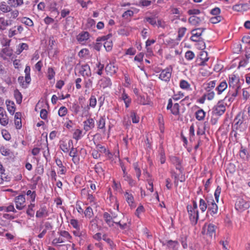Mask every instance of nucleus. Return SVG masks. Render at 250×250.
I'll return each mask as SVG.
<instances>
[{"label": "nucleus", "mask_w": 250, "mask_h": 250, "mask_svg": "<svg viewBox=\"0 0 250 250\" xmlns=\"http://www.w3.org/2000/svg\"><path fill=\"white\" fill-rule=\"evenodd\" d=\"M208 213L213 216L216 215L218 212V206L212 197L208 199Z\"/></svg>", "instance_id": "obj_4"}, {"label": "nucleus", "mask_w": 250, "mask_h": 250, "mask_svg": "<svg viewBox=\"0 0 250 250\" xmlns=\"http://www.w3.org/2000/svg\"><path fill=\"white\" fill-rule=\"evenodd\" d=\"M1 134L4 139L7 141L11 139V136L9 133L5 129H3L1 131Z\"/></svg>", "instance_id": "obj_57"}, {"label": "nucleus", "mask_w": 250, "mask_h": 250, "mask_svg": "<svg viewBox=\"0 0 250 250\" xmlns=\"http://www.w3.org/2000/svg\"><path fill=\"white\" fill-rule=\"evenodd\" d=\"M187 28L186 27H181L178 30V38L181 39L185 34Z\"/></svg>", "instance_id": "obj_62"}, {"label": "nucleus", "mask_w": 250, "mask_h": 250, "mask_svg": "<svg viewBox=\"0 0 250 250\" xmlns=\"http://www.w3.org/2000/svg\"><path fill=\"white\" fill-rule=\"evenodd\" d=\"M208 205L205 201L203 199H200L199 201V208L202 212H204L207 209Z\"/></svg>", "instance_id": "obj_39"}, {"label": "nucleus", "mask_w": 250, "mask_h": 250, "mask_svg": "<svg viewBox=\"0 0 250 250\" xmlns=\"http://www.w3.org/2000/svg\"><path fill=\"white\" fill-rule=\"evenodd\" d=\"M83 129L85 131L84 134L93 129L95 127V121L93 118H89L83 122Z\"/></svg>", "instance_id": "obj_11"}, {"label": "nucleus", "mask_w": 250, "mask_h": 250, "mask_svg": "<svg viewBox=\"0 0 250 250\" xmlns=\"http://www.w3.org/2000/svg\"><path fill=\"white\" fill-rule=\"evenodd\" d=\"M60 236L65 240H68L71 237L69 233L65 230L61 231L60 233Z\"/></svg>", "instance_id": "obj_51"}, {"label": "nucleus", "mask_w": 250, "mask_h": 250, "mask_svg": "<svg viewBox=\"0 0 250 250\" xmlns=\"http://www.w3.org/2000/svg\"><path fill=\"white\" fill-rule=\"evenodd\" d=\"M48 215V211L45 207H41L36 212V216L37 218H42Z\"/></svg>", "instance_id": "obj_27"}, {"label": "nucleus", "mask_w": 250, "mask_h": 250, "mask_svg": "<svg viewBox=\"0 0 250 250\" xmlns=\"http://www.w3.org/2000/svg\"><path fill=\"white\" fill-rule=\"evenodd\" d=\"M208 59L209 58L208 57L207 52L202 50L196 58V64L197 65L204 66L206 64V62L208 61Z\"/></svg>", "instance_id": "obj_5"}, {"label": "nucleus", "mask_w": 250, "mask_h": 250, "mask_svg": "<svg viewBox=\"0 0 250 250\" xmlns=\"http://www.w3.org/2000/svg\"><path fill=\"white\" fill-rule=\"evenodd\" d=\"M71 109L72 111L77 114L80 111V106L77 103H73L72 105Z\"/></svg>", "instance_id": "obj_56"}, {"label": "nucleus", "mask_w": 250, "mask_h": 250, "mask_svg": "<svg viewBox=\"0 0 250 250\" xmlns=\"http://www.w3.org/2000/svg\"><path fill=\"white\" fill-rule=\"evenodd\" d=\"M5 103L7 110L11 115H13L16 109L14 103L10 100H6Z\"/></svg>", "instance_id": "obj_24"}, {"label": "nucleus", "mask_w": 250, "mask_h": 250, "mask_svg": "<svg viewBox=\"0 0 250 250\" xmlns=\"http://www.w3.org/2000/svg\"><path fill=\"white\" fill-rule=\"evenodd\" d=\"M65 240L62 238L61 236L58 238L54 239L52 241V244L56 245L59 243H62L64 242Z\"/></svg>", "instance_id": "obj_55"}, {"label": "nucleus", "mask_w": 250, "mask_h": 250, "mask_svg": "<svg viewBox=\"0 0 250 250\" xmlns=\"http://www.w3.org/2000/svg\"><path fill=\"white\" fill-rule=\"evenodd\" d=\"M55 75V72L52 67H49L47 70V78L51 80L54 79Z\"/></svg>", "instance_id": "obj_47"}, {"label": "nucleus", "mask_w": 250, "mask_h": 250, "mask_svg": "<svg viewBox=\"0 0 250 250\" xmlns=\"http://www.w3.org/2000/svg\"><path fill=\"white\" fill-rule=\"evenodd\" d=\"M0 11L3 13H8L11 11V7L5 1L0 2Z\"/></svg>", "instance_id": "obj_28"}, {"label": "nucleus", "mask_w": 250, "mask_h": 250, "mask_svg": "<svg viewBox=\"0 0 250 250\" xmlns=\"http://www.w3.org/2000/svg\"><path fill=\"white\" fill-rule=\"evenodd\" d=\"M243 83V80H242V82H241L240 79L235 76H233L229 78V86L233 90L232 93V96L236 97L237 96Z\"/></svg>", "instance_id": "obj_2"}, {"label": "nucleus", "mask_w": 250, "mask_h": 250, "mask_svg": "<svg viewBox=\"0 0 250 250\" xmlns=\"http://www.w3.org/2000/svg\"><path fill=\"white\" fill-rule=\"evenodd\" d=\"M119 100L124 102L126 108H128L131 103V99L125 92V89H123L122 91L119 96Z\"/></svg>", "instance_id": "obj_9"}, {"label": "nucleus", "mask_w": 250, "mask_h": 250, "mask_svg": "<svg viewBox=\"0 0 250 250\" xmlns=\"http://www.w3.org/2000/svg\"><path fill=\"white\" fill-rule=\"evenodd\" d=\"M249 55H246V58L244 59L243 60L240 61L239 62V65L238 66V68H240V67H245L248 64L249 61V58H250Z\"/></svg>", "instance_id": "obj_36"}, {"label": "nucleus", "mask_w": 250, "mask_h": 250, "mask_svg": "<svg viewBox=\"0 0 250 250\" xmlns=\"http://www.w3.org/2000/svg\"><path fill=\"white\" fill-rule=\"evenodd\" d=\"M124 196L128 205L132 208H134L135 206L134 204V199L133 195L131 193L126 191L124 193Z\"/></svg>", "instance_id": "obj_17"}, {"label": "nucleus", "mask_w": 250, "mask_h": 250, "mask_svg": "<svg viewBox=\"0 0 250 250\" xmlns=\"http://www.w3.org/2000/svg\"><path fill=\"white\" fill-rule=\"evenodd\" d=\"M185 58L188 61L192 60L195 57L194 53L191 51H188L185 53Z\"/></svg>", "instance_id": "obj_50"}, {"label": "nucleus", "mask_w": 250, "mask_h": 250, "mask_svg": "<svg viewBox=\"0 0 250 250\" xmlns=\"http://www.w3.org/2000/svg\"><path fill=\"white\" fill-rule=\"evenodd\" d=\"M180 87L183 89L188 90L190 88L189 83L186 80H182L180 82Z\"/></svg>", "instance_id": "obj_40"}, {"label": "nucleus", "mask_w": 250, "mask_h": 250, "mask_svg": "<svg viewBox=\"0 0 250 250\" xmlns=\"http://www.w3.org/2000/svg\"><path fill=\"white\" fill-rule=\"evenodd\" d=\"M172 70L171 67H167L162 70L159 74V79L165 82L169 81L171 77Z\"/></svg>", "instance_id": "obj_6"}, {"label": "nucleus", "mask_w": 250, "mask_h": 250, "mask_svg": "<svg viewBox=\"0 0 250 250\" xmlns=\"http://www.w3.org/2000/svg\"><path fill=\"white\" fill-rule=\"evenodd\" d=\"M84 134H83V131L79 129H76L74 130L73 133V138L76 140L78 141L81 139Z\"/></svg>", "instance_id": "obj_33"}, {"label": "nucleus", "mask_w": 250, "mask_h": 250, "mask_svg": "<svg viewBox=\"0 0 250 250\" xmlns=\"http://www.w3.org/2000/svg\"><path fill=\"white\" fill-rule=\"evenodd\" d=\"M217 105L214 106L213 108L211 113V122L212 124L215 125L217 123L219 119V110Z\"/></svg>", "instance_id": "obj_16"}, {"label": "nucleus", "mask_w": 250, "mask_h": 250, "mask_svg": "<svg viewBox=\"0 0 250 250\" xmlns=\"http://www.w3.org/2000/svg\"><path fill=\"white\" fill-rule=\"evenodd\" d=\"M170 159L171 162L175 166L176 168L180 170L181 169V160L175 156L170 157Z\"/></svg>", "instance_id": "obj_29"}, {"label": "nucleus", "mask_w": 250, "mask_h": 250, "mask_svg": "<svg viewBox=\"0 0 250 250\" xmlns=\"http://www.w3.org/2000/svg\"><path fill=\"white\" fill-rule=\"evenodd\" d=\"M56 163L60 168L58 173H60V174H65L66 171V168L63 166L61 160L60 159H56Z\"/></svg>", "instance_id": "obj_32"}, {"label": "nucleus", "mask_w": 250, "mask_h": 250, "mask_svg": "<svg viewBox=\"0 0 250 250\" xmlns=\"http://www.w3.org/2000/svg\"><path fill=\"white\" fill-rule=\"evenodd\" d=\"M111 37V34H108L107 36H104L101 37H99L97 39V42L106 41L104 43V47L107 51H110L112 48V42L111 41H107Z\"/></svg>", "instance_id": "obj_7"}, {"label": "nucleus", "mask_w": 250, "mask_h": 250, "mask_svg": "<svg viewBox=\"0 0 250 250\" xmlns=\"http://www.w3.org/2000/svg\"><path fill=\"white\" fill-rule=\"evenodd\" d=\"M131 118L133 123H138L139 122V117L137 116L136 114L134 112L131 113Z\"/></svg>", "instance_id": "obj_60"}, {"label": "nucleus", "mask_w": 250, "mask_h": 250, "mask_svg": "<svg viewBox=\"0 0 250 250\" xmlns=\"http://www.w3.org/2000/svg\"><path fill=\"white\" fill-rule=\"evenodd\" d=\"M96 67L97 68L96 71L97 73L99 75H101L103 74V70L104 68V65L101 64L100 62H98L96 64Z\"/></svg>", "instance_id": "obj_54"}, {"label": "nucleus", "mask_w": 250, "mask_h": 250, "mask_svg": "<svg viewBox=\"0 0 250 250\" xmlns=\"http://www.w3.org/2000/svg\"><path fill=\"white\" fill-rule=\"evenodd\" d=\"M220 244L222 246L223 250H229L230 246L227 241H223Z\"/></svg>", "instance_id": "obj_58"}, {"label": "nucleus", "mask_w": 250, "mask_h": 250, "mask_svg": "<svg viewBox=\"0 0 250 250\" xmlns=\"http://www.w3.org/2000/svg\"><path fill=\"white\" fill-rule=\"evenodd\" d=\"M28 49V45L25 43H20L17 46L16 51V53L18 55L20 54L24 50H27Z\"/></svg>", "instance_id": "obj_30"}, {"label": "nucleus", "mask_w": 250, "mask_h": 250, "mask_svg": "<svg viewBox=\"0 0 250 250\" xmlns=\"http://www.w3.org/2000/svg\"><path fill=\"white\" fill-rule=\"evenodd\" d=\"M97 104V99L95 96L91 95L89 99V105L92 108H94Z\"/></svg>", "instance_id": "obj_38"}, {"label": "nucleus", "mask_w": 250, "mask_h": 250, "mask_svg": "<svg viewBox=\"0 0 250 250\" xmlns=\"http://www.w3.org/2000/svg\"><path fill=\"white\" fill-rule=\"evenodd\" d=\"M97 126L98 130L104 133L105 132V116H101L97 121Z\"/></svg>", "instance_id": "obj_14"}, {"label": "nucleus", "mask_w": 250, "mask_h": 250, "mask_svg": "<svg viewBox=\"0 0 250 250\" xmlns=\"http://www.w3.org/2000/svg\"><path fill=\"white\" fill-rule=\"evenodd\" d=\"M200 13V11L197 9H191L188 11V14L189 15L195 16L196 15H199Z\"/></svg>", "instance_id": "obj_61"}, {"label": "nucleus", "mask_w": 250, "mask_h": 250, "mask_svg": "<svg viewBox=\"0 0 250 250\" xmlns=\"http://www.w3.org/2000/svg\"><path fill=\"white\" fill-rule=\"evenodd\" d=\"M8 123V119L6 114L0 116V124L3 126L6 125Z\"/></svg>", "instance_id": "obj_42"}, {"label": "nucleus", "mask_w": 250, "mask_h": 250, "mask_svg": "<svg viewBox=\"0 0 250 250\" xmlns=\"http://www.w3.org/2000/svg\"><path fill=\"white\" fill-rule=\"evenodd\" d=\"M204 30V29L201 28L192 30L191 32L192 34L190 37L191 40L195 42L199 41L201 38V36Z\"/></svg>", "instance_id": "obj_10"}, {"label": "nucleus", "mask_w": 250, "mask_h": 250, "mask_svg": "<svg viewBox=\"0 0 250 250\" xmlns=\"http://www.w3.org/2000/svg\"><path fill=\"white\" fill-rule=\"evenodd\" d=\"M137 103L142 105H149L151 101L146 95H137Z\"/></svg>", "instance_id": "obj_12"}, {"label": "nucleus", "mask_w": 250, "mask_h": 250, "mask_svg": "<svg viewBox=\"0 0 250 250\" xmlns=\"http://www.w3.org/2000/svg\"><path fill=\"white\" fill-rule=\"evenodd\" d=\"M11 24L9 21L5 20L4 18H0V30H5L6 27L11 25Z\"/></svg>", "instance_id": "obj_31"}, {"label": "nucleus", "mask_w": 250, "mask_h": 250, "mask_svg": "<svg viewBox=\"0 0 250 250\" xmlns=\"http://www.w3.org/2000/svg\"><path fill=\"white\" fill-rule=\"evenodd\" d=\"M79 73L84 77H89L91 75L90 66L88 64L82 65L79 69Z\"/></svg>", "instance_id": "obj_13"}, {"label": "nucleus", "mask_w": 250, "mask_h": 250, "mask_svg": "<svg viewBox=\"0 0 250 250\" xmlns=\"http://www.w3.org/2000/svg\"><path fill=\"white\" fill-rule=\"evenodd\" d=\"M103 218L105 223L109 227H112L114 226L115 221L111 217V215L108 212H104L103 214Z\"/></svg>", "instance_id": "obj_18"}, {"label": "nucleus", "mask_w": 250, "mask_h": 250, "mask_svg": "<svg viewBox=\"0 0 250 250\" xmlns=\"http://www.w3.org/2000/svg\"><path fill=\"white\" fill-rule=\"evenodd\" d=\"M163 245L167 246L168 248L172 249L173 250H178L179 244L176 241L168 240L163 244Z\"/></svg>", "instance_id": "obj_21"}, {"label": "nucleus", "mask_w": 250, "mask_h": 250, "mask_svg": "<svg viewBox=\"0 0 250 250\" xmlns=\"http://www.w3.org/2000/svg\"><path fill=\"white\" fill-rule=\"evenodd\" d=\"M0 152L1 155L8 156L11 154V151L9 149L6 148L5 146H2L0 147Z\"/></svg>", "instance_id": "obj_41"}, {"label": "nucleus", "mask_w": 250, "mask_h": 250, "mask_svg": "<svg viewBox=\"0 0 250 250\" xmlns=\"http://www.w3.org/2000/svg\"><path fill=\"white\" fill-rule=\"evenodd\" d=\"M21 21L25 25L32 26L33 25V21L28 18L23 17L21 19Z\"/></svg>", "instance_id": "obj_46"}, {"label": "nucleus", "mask_w": 250, "mask_h": 250, "mask_svg": "<svg viewBox=\"0 0 250 250\" xmlns=\"http://www.w3.org/2000/svg\"><path fill=\"white\" fill-rule=\"evenodd\" d=\"M202 21V19L197 16H192L188 18V22L193 25H198Z\"/></svg>", "instance_id": "obj_25"}, {"label": "nucleus", "mask_w": 250, "mask_h": 250, "mask_svg": "<svg viewBox=\"0 0 250 250\" xmlns=\"http://www.w3.org/2000/svg\"><path fill=\"white\" fill-rule=\"evenodd\" d=\"M246 196L244 195L237 198L235 208L238 211L243 212L250 208V203L246 200Z\"/></svg>", "instance_id": "obj_3"}, {"label": "nucleus", "mask_w": 250, "mask_h": 250, "mask_svg": "<svg viewBox=\"0 0 250 250\" xmlns=\"http://www.w3.org/2000/svg\"><path fill=\"white\" fill-rule=\"evenodd\" d=\"M84 214L88 218L92 217L93 215L92 209L90 207H87L84 211Z\"/></svg>", "instance_id": "obj_53"}, {"label": "nucleus", "mask_w": 250, "mask_h": 250, "mask_svg": "<svg viewBox=\"0 0 250 250\" xmlns=\"http://www.w3.org/2000/svg\"><path fill=\"white\" fill-rule=\"evenodd\" d=\"M184 95L183 93H182V92H179L178 93L175 94L173 96L172 98L174 100L178 101V100H180V99L182 98L183 97H184Z\"/></svg>", "instance_id": "obj_64"}, {"label": "nucleus", "mask_w": 250, "mask_h": 250, "mask_svg": "<svg viewBox=\"0 0 250 250\" xmlns=\"http://www.w3.org/2000/svg\"><path fill=\"white\" fill-rule=\"evenodd\" d=\"M216 227L213 224H209L208 226L207 233L210 236H215Z\"/></svg>", "instance_id": "obj_34"}, {"label": "nucleus", "mask_w": 250, "mask_h": 250, "mask_svg": "<svg viewBox=\"0 0 250 250\" xmlns=\"http://www.w3.org/2000/svg\"><path fill=\"white\" fill-rule=\"evenodd\" d=\"M145 211L144 207L142 205H140L136 210L135 215L140 217V215Z\"/></svg>", "instance_id": "obj_59"}, {"label": "nucleus", "mask_w": 250, "mask_h": 250, "mask_svg": "<svg viewBox=\"0 0 250 250\" xmlns=\"http://www.w3.org/2000/svg\"><path fill=\"white\" fill-rule=\"evenodd\" d=\"M179 104L177 103L175 104L170 109L171 113L175 115H177L179 113Z\"/></svg>", "instance_id": "obj_44"}, {"label": "nucleus", "mask_w": 250, "mask_h": 250, "mask_svg": "<svg viewBox=\"0 0 250 250\" xmlns=\"http://www.w3.org/2000/svg\"><path fill=\"white\" fill-rule=\"evenodd\" d=\"M152 2L149 0H140L139 1V6L141 7H147L151 5Z\"/></svg>", "instance_id": "obj_48"}, {"label": "nucleus", "mask_w": 250, "mask_h": 250, "mask_svg": "<svg viewBox=\"0 0 250 250\" xmlns=\"http://www.w3.org/2000/svg\"><path fill=\"white\" fill-rule=\"evenodd\" d=\"M15 203L16 208L19 210H22L25 207V198L24 195H20L15 198Z\"/></svg>", "instance_id": "obj_8"}, {"label": "nucleus", "mask_w": 250, "mask_h": 250, "mask_svg": "<svg viewBox=\"0 0 250 250\" xmlns=\"http://www.w3.org/2000/svg\"><path fill=\"white\" fill-rule=\"evenodd\" d=\"M14 95L16 102L18 104H21L22 102V96L21 93L17 89L14 90Z\"/></svg>", "instance_id": "obj_35"}, {"label": "nucleus", "mask_w": 250, "mask_h": 250, "mask_svg": "<svg viewBox=\"0 0 250 250\" xmlns=\"http://www.w3.org/2000/svg\"><path fill=\"white\" fill-rule=\"evenodd\" d=\"M67 113V109L65 106H61L58 110V114L60 117L64 116Z\"/></svg>", "instance_id": "obj_49"}, {"label": "nucleus", "mask_w": 250, "mask_h": 250, "mask_svg": "<svg viewBox=\"0 0 250 250\" xmlns=\"http://www.w3.org/2000/svg\"><path fill=\"white\" fill-rule=\"evenodd\" d=\"M205 116V112L202 109L198 110L196 112V118L199 120L201 121L203 120Z\"/></svg>", "instance_id": "obj_37"}, {"label": "nucleus", "mask_w": 250, "mask_h": 250, "mask_svg": "<svg viewBox=\"0 0 250 250\" xmlns=\"http://www.w3.org/2000/svg\"><path fill=\"white\" fill-rule=\"evenodd\" d=\"M99 84L101 87L105 88L110 87L112 85V82L109 78L104 77L99 80Z\"/></svg>", "instance_id": "obj_15"}, {"label": "nucleus", "mask_w": 250, "mask_h": 250, "mask_svg": "<svg viewBox=\"0 0 250 250\" xmlns=\"http://www.w3.org/2000/svg\"><path fill=\"white\" fill-rule=\"evenodd\" d=\"M187 209L191 224L193 226L195 225L199 219L197 203L195 201H193L192 205H188L187 206Z\"/></svg>", "instance_id": "obj_1"}, {"label": "nucleus", "mask_w": 250, "mask_h": 250, "mask_svg": "<svg viewBox=\"0 0 250 250\" xmlns=\"http://www.w3.org/2000/svg\"><path fill=\"white\" fill-rule=\"evenodd\" d=\"M72 140H69L68 144L65 142H62L60 144V148L63 152H68L69 150V148L72 146Z\"/></svg>", "instance_id": "obj_22"}, {"label": "nucleus", "mask_w": 250, "mask_h": 250, "mask_svg": "<svg viewBox=\"0 0 250 250\" xmlns=\"http://www.w3.org/2000/svg\"><path fill=\"white\" fill-rule=\"evenodd\" d=\"M32 202L31 203V204L28 206V208L26 211L27 214L30 216L31 217H33L34 214L33 208L35 207V204H32Z\"/></svg>", "instance_id": "obj_45"}, {"label": "nucleus", "mask_w": 250, "mask_h": 250, "mask_svg": "<svg viewBox=\"0 0 250 250\" xmlns=\"http://www.w3.org/2000/svg\"><path fill=\"white\" fill-rule=\"evenodd\" d=\"M70 224L76 229L80 230V226L79 225L78 221L75 219H72L70 221Z\"/></svg>", "instance_id": "obj_52"}, {"label": "nucleus", "mask_w": 250, "mask_h": 250, "mask_svg": "<svg viewBox=\"0 0 250 250\" xmlns=\"http://www.w3.org/2000/svg\"><path fill=\"white\" fill-rule=\"evenodd\" d=\"M105 70L107 74L112 75L116 73L117 67L115 65L114 63L110 62L106 65Z\"/></svg>", "instance_id": "obj_19"}, {"label": "nucleus", "mask_w": 250, "mask_h": 250, "mask_svg": "<svg viewBox=\"0 0 250 250\" xmlns=\"http://www.w3.org/2000/svg\"><path fill=\"white\" fill-rule=\"evenodd\" d=\"M89 39V34L87 32H83L79 34L77 37L78 41L81 43H83L85 41Z\"/></svg>", "instance_id": "obj_23"}, {"label": "nucleus", "mask_w": 250, "mask_h": 250, "mask_svg": "<svg viewBox=\"0 0 250 250\" xmlns=\"http://www.w3.org/2000/svg\"><path fill=\"white\" fill-rule=\"evenodd\" d=\"M7 3L10 7L16 8L23 4V0H8Z\"/></svg>", "instance_id": "obj_26"}, {"label": "nucleus", "mask_w": 250, "mask_h": 250, "mask_svg": "<svg viewBox=\"0 0 250 250\" xmlns=\"http://www.w3.org/2000/svg\"><path fill=\"white\" fill-rule=\"evenodd\" d=\"M205 127L204 125H201L198 127V129L197 131V135L198 136L203 135L205 134Z\"/></svg>", "instance_id": "obj_63"}, {"label": "nucleus", "mask_w": 250, "mask_h": 250, "mask_svg": "<svg viewBox=\"0 0 250 250\" xmlns=\"http://www.w3.org/2000/svg\"><path fill=\"white\" fill-rule=\"evenodd\" d=\"M243 122V115L240 113H239L237 114L234 120V127L236 129H238V128L240 127V126L242 125Z\"/></svg>", "instance_id": "obj_20"}, {"label": "nucleus", "mask_w": 250, "mask_h": 250, "mask_svg": "<svg viewBox=\"0 0 250 250\" xmlns=\"http://www.w3.org/2000/svg\"><path fill=\"white\" fill-rule=\"evenodd\" d=\"M26 194L27 196H29L30 202H35L36 196V192L35 191H31V190H28L26 192Z\"/></svg>", "instance_id": "obj_43"}]
</instances>
